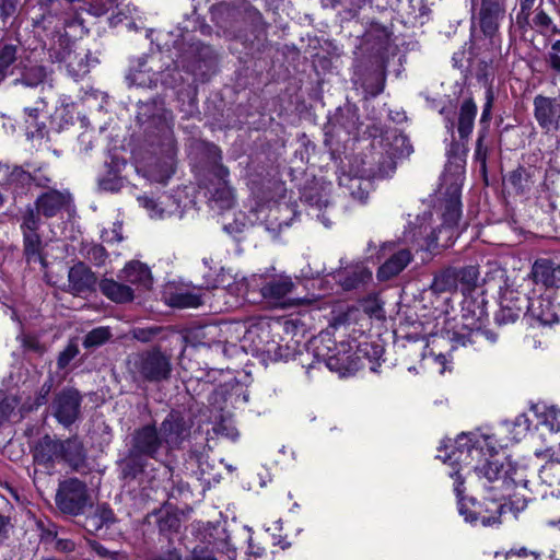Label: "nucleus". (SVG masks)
<instances>
[{
	"label": "nucleus",
	"mask_w": 560,
	"mask_h": 560,
	"mask_svg": "<svg viewBox=\"0 0 560 560\" xmlns=\"http://www.w3.org/2000/svg\"><path fill=\"white\" fill-rule=\"evenodd\" d=\"M232 330L230 324L210 323L194 326L186 332L185 340L192 347H212L228 342V335Z\"/></svg>",
	"instance_id": "nucleus-11"
},
{
	"label": "nucleus",
	"mask_w": 560,
	"mask_h": 560,
	"mask_svg": "<svg viewBox=\"0 0 560 560\" xmlns=\"http://www.w3.org/2000/svg\"><path fill=\"white\" fill-rule=\"evenodd\" d=\"M119 278L137 288L149 289L152 284L151 271L140 261H130L121 270Z\"/></svg>",
	"instance_id": "nucleus-28"
},
{
	"label": "nucleus",
	"mask_w": 560,
	"mask_h": 560,
	"mask_svg": "<svg viewBox=\"0 0 560 560\" xmlns=\"http://www.w3.org/2000/svg\"><path fill=\"white\" fill-rule=\"evenodd\" d=\"M534 116L546 132L557 131L560 127V103L556 98L537 95L534 98Z\"/></svg>",
	"instance_id": "nucleus-16"
},
{
	"label": "nucleus",
	"mask_w": 560,
	"mask_h": 560,
	"mask_svg": "<svg viewBox=\"0 0 560 560\" xmlns=\"http://www.w3.org/2000/svg\"><path fill=\"white\" fill-rule=\"evenodd\" d=\"M18 407V400L14 397H5L0 401V425L9 420Z\"/></svg>",
	"instance_id": "nucleus-63"
},
{
	"label": "nucleus",
	"mask_w": 560,
	"mask_h": 560,
	"mask_svg": "<svg viewBox=\"0 0 560 560\" xmlns=\"http://www.w3.org/2000/svg\"><path fill=\"white\" fill-rule=\"evenodd\" d=\"M84 257L95 266H102L107 259L106 249L100 244H86L82 248Z\"/></svg>",
	"instance_id": "nucleus-50"
},
{
	"label": "nucleus",
	"mask_w": 560,
	"mask_h": 560,
	"mask_svg": "<svg viewBox=\"0 0 560 560\" xmlns=\"http://www.w3.org/2000/svg\"><path fill=\"white\" fill-rule=\"evenodd\" d=\"M19 46L4 44L0 46V82L12 73L11 69L18 60Z\"/></svg>",
	"instance_id": "nucleus-41"
},
{
	"label": "nucleus",
	"mask_w": 560,
	"mask_h": 560,
	"mask_svg": "<svg viewBox=\"0 0 560 560\" xmlns=\"http://www.w3.org/2000/svg\"><path fill=\"white\" fill-rule=\"evenodd\" d=\"M23 243H24V255L26 260L30 261H39L43 262L44 259L40 256L42 250V240L38 233H30L23 234Z\"/></svg>",
	"instance_id": "nucleus-44"
},
{
	"label": "nucleus",
	"mask_w": 560,
	"mask_h": 560,
	"mask_svg": "<svg viewBox=\"0 0 560 560\" xmlns=\"http://www.w3.org/2000/svg\"><path fill=\"white\" fill-rule=\"evenodd\" d=\"M500 499H509L511 510L515 512L523 511L527 503L532 500V491H523L520 489L501 490Z\"/></svg>",
	"instance_id": "nucleus-45"
},
{
	"label": "nucleus",
	"mask_w": 560,
	"mask_h": 560,
	"mask_svg": "<svg viewBox=\"0 0 560 560\" xmlns=\"http://www.w3.org/2000/svg\"><path fill=\"white\" fill-rule=\"evenodd\" d=\"M457 285H462V291H470L477 283L479 270L476 266H466L463 268H453Z\"/></svg>",
	"instance_id": "nucleus-42"
},
{
	"label": "nucleus",
	"mask_w": 560,
	"mask_h": 560,
	"mask_svg": "<svg viewBox=\"0 0 560 560\" xmlns=\"http://www.w3.org/2000/svg\"><path fill=\"white\" fill-rule=\"evenodd\" d=\"M163 447L165 444L160 430L152 424L143 425L132 434L130 448L147 458L158 459Z\"/></svg>",
	"instance_id": "nucleus-14"
},
{
	"label": "nucleus",
	"mask_w": 560,
	"mask_h": 560,
	"mask_svg": "<svg viewBox=\"0 0 560 560\" xmlns=\"http://www.w3.org/2000/svg\"><path fill=\"white\" fill-rule=\"evenodd\" d=\"M477 115V105L472 98L465 100L458 112L457 132L462 141H467L472 132L475 118Z\"/></svg>",
	"instance_id": "nucleus-31"
},
{
	"label": "nucleus",
	"mask_w": 560,
	"mask_h": 560,
	"mask_svg": "<svg viewBox=\"0 0 560 560\" xmlns=\"http://www.w3.org/2000/svg\"><path fill=\"white\" fill-rule=\"evenodd\" d=\"M61 460L74 469L81 467L86 458L83 443L78 436L61 440Z\"/></svg>",
	"instance_id": "nucleus-30"
},
{
	"label": "nucleus",
	"mask_w": 560,
	"mask_h": 560,
	"mask_svg": "<svg viewBox=\"0 0 560 560\" xmlns=\"http://www.w3.org/2000/svg\"><path fill=\"white\" fill-rule=\"evenodd\" d=\"M296 285L288 275H265L260 284L261 296L275 306H288Z\"/></svg>",
	"instance_id": "nucleus-8"
},
{
	"label": "nucleus",
	"mask_w": 560,
	"mask_h": 560,
	"mask_svg": "<svg viewBox=\"0 0 560 560\" xmlns=\"http://www.w3.org/2000/svg\"><path fill=\"white\" fill-rule=\"evenodd\" d=\"M147 457L129 450L128 455L120 462V471L124 478H136L144 471Z\"/></svg>",
	"instance_id": "nucleus-37"
},
{
	"label": "nucleus",
	"mask_w": 560,
	"mask_h": 560,
	"mask_svg": "<svg viewBox=\"0 0 560 560\" xmlns=\"http://www.w3.org/2000/svg\"><path fill=\"white\" fill-rule=\"evenodd\" d=\"M535 172L533 167L518 166L504 177V183L515 194L527 195L535 184Z\"/></svg>",
	"instance_id": "nucleus-27"
},
{
	"label": "nucleus",
	"mask_w": 560,
	"mask_h": 560,
	"mask_svg": "<svg viewBox=\"0 0 560 560\" xmlns=\"http://www.w3.org/2000/svg\"><path fill=\"white\" fill-rule=\"evenodd\" d=\"M130 85L153 89L159 85L174 89L182 82V74L174 63L162 62V55L155 54L135 60L126 77Z\"/></svg>",
	"instance_id": "nucleus-3"
},
{
	"label": "nucleus",
	"mask_w": 560,
	"mask_h": 560,
	"mask_svg": "<svg viewBox=\"0 0 560 560\" xmlns=\"http://www.w3.org/2000/svg\"><path fill=\"white\" fill-rule=\"evenodd\" d=\"M119 3L117 0H93L90 3V12L95 16H101L110 10L118 9Z\"/></svg>",
	"instance_id": "nucleus-57"
},
{
	"label": "nucleus",
	"mask_w": 560,
	"mask_h": 560,
	"mask_svg": "<svg viewBox=\"0 0 560 560\" xmlns=\"http://www.w3.org/2000/svg\"><path fill=\"white\" fill-rule=\"evenodd\" d=\"M39 188H49L52 184V176L46 165L34 168L31 172V184Z\"/></svg>",
	"instance_id": "nucleus-54"
},
{
	"label": "nucleus",
	"mask_w": 560,
	"mask_h": 560,
	"mask_svg": "<svg viewBox=\"0 0 560 560\" xmlns=\"http://www.w3.org/2000/svg\"><path fill=\"white\" fill-rule=\"evenodd\" d=\"M61 440L46 434L32 448L34 463L51 469L57 462H61Z\"/></svg>",
	"instance_id": "nucleus-18"
},
{
	"label": "nucleus",
	"mask_w": 560,
	"mask_h": 560,
	"mask_svg": "<svg viewBox=\"0 0 560 560\" xmlns=\"http://www.w3.org/2000/svg\"><path fill=\"white\" fill-rule=\"evenodd\" d=\"M21 343L24 350L43 353L45 351L44 345L39 341L38 337L34 335H22Z\"/></svg>",
	"instance_id": "nucleus-62"
},
{
	"label": "nucleus",
	"mask_w": 560,
	"mask_h": 560,
	"mask_svg": "<svg viewBox=\"0 0 560 560\" xmlns=\"http://www.w3.org/2000/svg\"><path fill=\"white\" fill-rule=\"evenodd\" d=\"M39 213L36 208H27L21 223L23 234L37 233L39 228Z\"/></svg>",
	"instance_id": "nucleus-53"
},
{
	"label": "nucleus",
	"mask_w": 560,
	"mask_h": 560,
	"mask_svg": "<svg viewBox=\"0 0 560 560\" xmlns=\"http://www.w3.org/2000/svg\"><path fill=\"white\" fill-rule=\"evenodd\" d=\"M548 63L555 71L560 73V39L551 45V50L548 54Z\"/></svg>",
	"instance_id": "nucleus-64"
},
{
	"label": "nucleus",
	"mask_w": 560,
	"mask_h": 560,
	"mask_svg": "<svg viewBox=\"0 0 560 560\" xmlns=\"http://www.w3.org/2000/svg\"><path fill=\"white\" fill-rule=\"evenodd\" d=\"M476 476L479 479H485L483 483L487 487V483H493L490 489L493 490H502V469L503 465L500 464L497 459H486L485 463L480 465H471Z\"/></svg>",
	"instance_id": "nucleus-29"
},
{
	"label": "nucleus",
	"mask_w": 560,
	"mask_h": 560,
	"mask_svg": "<svg viewBox=\"0 0 560 560\" xmlns=\"http://www.w3.org/2000/svg\"><path fill=\"white\" fill-rule=\"evenodd\" d=\"M68 282L71 293L74 295H82L93 290L96 283V278L83 262H79L70 268L68 272Z\"/></svg>",
	"instance_id": "nucleus-24"
},
{
	"label": "nucleus",
	"mask_w": 560,
	"mask_h": 560,
	"mask_svg": "<svg viewBox=\"0 0 560 560\" xmlns=\"http://www.w3.org/2000/svg\"><path fill=\"white\" fill-rule=\"evenodd\" d=\"M82 396L75 388H63L51 402L52 416L65 428H69L80 417Z\"/></svg>",
	"instance_id": "nucleus-9"
},
{
	"label": "nucleus",
	"mask_w": 560,
	"mask_h": 560,
	"mask_svg": "<svg viewBox=\"0 0 560 560\" xmlns=\"http://www.w3.org/2000/svg\"><path fill=\"white\" fill-rule=\"evenodd\" d=\"M147 457L129 450L128 455L120 462V471L124 478H136L144 471Z\"/></svg>",
	"instance_id": "nucleus-38"
},
{
	"label": "nucleus",
	"mask_w": 560,
	"mask_h": 560,
	"mask_svg": "<svg viewBox=\"0 0 560 560\" xmlns=\"http://www.w3.org/2000/svg\"><path fill=\"white\" fill-rule=\"evenodd\" d=\"M395 243H385L382 250H388L389 257L380 266L377 270V279L381 281L389 280L398 276L412 260L411 250L408 248H395Z\"/></svg>",
	"instance_id": "nucleus-15"
},
{
	"label": "nucleus",
	"mask_w": 560,
	"mask_h": 560,
	"mask_svg": "<svg viewBox=\"0 0 560 560\" xmlns=\"http://www.w3.org/2000/svg\"><path fill=\"white\" fill-rule=\"evenodd\" d=\"M346 180L349 183V189L351 190V196L359 200L361 203H364L369 197V191L366 188L362 187V180L360 178H351L346 177Z\"/></svg>",
	"instance_id": "nucleus-58"
},
{
	"label": "nucleus",
	"mask_w": 560,
	"mask_h": 560,
	"mask_svg": "<svg viewBox=\"0 0 560 560\" xmlns=\"http://www.w3.org/2000/svg\"><path fill=\"white\" fill-rule=\"evenodd\" d=\"M520 10L516 14V24L522 30L529 27V18L533 13L536 0H518Z\"/></svg>",
	"instance_id": "nucleus-52"
},
{
	"label": "nucleus",
	"mask_w": 560,
	"mask_h": 560,
	"mask_svg": "<svg viewBox=\"0 0 560 560\" xmlns=\"http://www.w3.org/2000/svg\"><path fill=\"white\" fill-rule=\"evenodd\" d=\"M79 348L75 343H69L58 355L57 365L60 370L66 369L69 363L78 355Z\"/></svg>",
	"instance_id": "nucleus-59"
},
{
	"label": "nucleus",
	"mask_w": 560,
	"mask_h": 560,
	"mask_svg": "<svg viewBox=\"0 0 560 560\" xmlns=\"http://www.w3.org/2000/svg\"><path fill=\"white\" fill-rule=\"evenodd\" d=\"M499 500L500 498L492 499L488 502H485V504L476 503L472 501L474 509L469 510L460 498L459 513L465 517L466 522L471 524L480 522V524L485 527L498 525L501 523L500 517L503 509V504Z\"/></svg>",
	"instance_id": "nucleus-12"
},
{
	"label": "nucleus",
	"mask_w": 560,
	"mask_h": 560,
	"mask_svg": "<svg viewBox=\"0 0 560 560\" xmlns=\"http://www.w3.org/2000/svg\"><path fill=\"white\" fill-rule=\"evenodd\" d=\"M101 292L115 303L131 302L135 298L133 290L121 282L113 279H103L100 284Z\"/></svg>",
	"instance_id": "nucleus-33"
},
{
	"label": "nucleus",
	"mask_w": 560,
	"mask_h": 560,
	"mask_svg": "<svg viewBox=\"0 0 560 560\" xmlns=\"http://www.w3.org/2000/svg\"><path fill=\"white\" fill-rule=\"evenodd\" d=\"M530 422L526 415H518L514 421H505L503 428L511 432L513 441H520L529 430Z\"/></svg>",
	"instance_id": "nucleus-48"
},
{
	"label": "nucleus",
	"mask_w": 560,
	"mask_h": 560,
	"mask_svg": "<svg viewBox=\"0 0 560 560\" xmlns=\"http://www.w3.org/2000/svg\"><path fill=\"white\" fill-rule=\"evenodd\" d=\"M482 444H488L486 438L462 433L457 436L448 459L460 466H471L475 460L479 462L485 456Z\"/></svg>",
	"instance_id": "nucleus-13"
},
{
	"label": "nucleus",
	"mask_w": 560,
	"mask_h": 560,
	"mask_svg": "<svg viewBox=\"0 0 560 560\" xmlns=\"http://www.w3.org/2000/svg\"><path fill=\"white\" fill-rule=\"evenodd\" d=\"M167 305L175 308H195L203 304L205 294L199 290H178L165 296Z\"/></svg>",
	"instance_id": "nucleus-32"
},
{
	"label": "nucleus",
	"mask_w": 560,
	"mask_h": 560,
	"mask_svg": "<svg viewBox=\"0 0 560 560\" xmlns=\"http://www.w3.org/2000/svg\"><path fill=\"white\" fill-rule=\"evenodd\" d=\"M488 312L483 300L465 299L462 306V326L467 332H453L450 337L452 350L468 345L480 343L482 340L495 342L497 335L485 328Z\"/></svg>",
	"instance_id": "nucleus-4"
},
{
	"label": "nucleus",
	"mask_w": 560,
	"mask_h": 560,
	"mask_svg": "<svg viewBox=\"0 0 560 560\" xmlns=\"http://www.w3.org/2000/svg\"><path fill=\"white\" fill-rule=\"evenodd\" d=\"M192 422L179 411H171L160 425V434L163 438L167 451L179 448L182 443L190 435Z\"/></svg>",
	"instance_id": "nucleus-10"
},
{
	"label": "nucleus",
	"mask_w": 560,
	"mask_h": 560,
	"mask_svg": "<svg viewBox=\"0 0 560 560\" xmlns=\"http://www.w3.org/2000/svg\"><path fill=\"white\" fill-rule=\"evenodd\" d=\"M530 281L522 279L521 282L516 280L506 279L504 285L500 288L499 301L503 299L511 300L509 306L520 307L521 313L528 312L530 299L528 296V289Z\"/></svg>",
	"instance_id": "nucleus-22"
},
{
	"label": "nucleus",
	"mask_w": 560,
	"mask_h": 560,
	"mask_svg": "<svg viewBox=\"0 0 560 560\" xmlns=\"http://www.w3.org/2000/svg\"><path fill=\"white\" fill-rule=\"evenodd\" d=\"M66 55H54L58 63H65L68 73L79 79L90 72L91 54L88 49H83L74 45L72 50H67Z\"/></svg>",
	"instance_id": "nucleus-20"
},
{
	"label": "nucleus",
	"mask_w": 560,
	"mask_h": 560,
	"mask_svg": "<svg viewBox=\"0 0 560 560\" xmlns=\"http://www.w3.org/2000/svg\"><path fill=\"white\" fill-rule=\"evenodd\" d=\"M532 278L535 283L545 287H558L560 283V264L548 258L537 259L532 267Z\"/></svg>",
	"instance_id": "nucleus-26"
},
{
	"label": "nucleus",
	"mask_w": 560,
	"mask_h": 560,
	"mask_svg": "<svg viewBox=\"0 0 560 560\" xmlns=\"http://www.w3.org/2000/svg\"><path fill=\"white\" fill-rule=\"evenodd\" d=\"M279 323L267 318H259L249 324L243 338L242 347L253 355H260L265 361H288L293 357L294 350L280 337Z\"/></svg>",
	"instance_id": "nucleus-2"
},
{
	"label": "nucleus",
	"mask_w": 560,
	"mask_h": 560,
	"mask_svg": "<svg viewBox=\"0 0 560 560\" xmlns=\"http://www.w3.org/2000/svg\"><path fill=\"white\" fill-rule=\"evenodd\" d=\"M209 158L212 159L213 165L211 174L217 182H210L207 187L209 194V201L212 207L221 210L230 209L235 202L234 190L229 184L230 172L226 166L221 163V150L217 145H211L208 149Z\"/></svg>",
	"instance_id": "nucleus-6"
},
{
	"label": "nucleus",
	"mask_w": 560,
	"mask_h": 560,
	"mask_svg": "<svg viewBox=\"0 0 560 560\" xmlns=\"http://www.w3.org/2000/svg\"><path fill=\"white\" fill-rule=\"evenodd\" d=\"M70 201L71 195L68 190L49 189L37 197L35 208L44 217L52 218L68 206Z\"/></svg>",
	"instance_id": "nucleus-23"
},
{
	"label": "nucleus",
	"mask_w": 560,
	"mask_h": 560,
	"mask_svg": "<svg viewBox=\"0 0 560 560\" xmlns=\"http://www.w3.org/2000/svg\"><path fill=\"white\" fill-rule=\"evenodd\" d=\"M86 544L89 545L91 550L101 559H104V560H116L117 559V556H118L117 552L108 550L105 546H103L98 541L93 540V539H86Z\"/></svg>",
	"instance_id": "nucleus-61"
},
{
	"label": "nucleus",
	"mask_w": 560,
	"mask_h": 560,
	"mask_svg": "<svg viewBox=\"0 0 560 560\" xmlns=\"http://www.w3.org/2000/svg\"><path fill=\"white\" fill-rule=\"evenodd\" d=\"M115 522L113 510L106 505H98L93 515L86 517V528L90 532H97L104 525H108Z\"/></svg>",
	"instance_id": "nucleus-40"
},
{
	"label": "nucleus",
	"mask_w": 560,
	"mask_h": 560,
	"mask_svg": "<svg viewBox=\"0 0 560 560\" xmlns=\"http://www.w3.org/2000/svg\"><path fill=\"white\" fill-rule=\"evenodd\" d=\"M317 362H323L330 371L343 373L347 370L349 355H337L329 345H325V337L316 338L312 342Z\"/></svg>",
	"instance_id": "nucleus-25"
},
{
	"label": "nucleus",
	"mask_w": 560,
	"mask_h": 560,
	"mask_svg": "<svg viewBox=\"0 0 560 560\" xmlns=\"http://www.w3.org/2000/svg\"><path fill=\"white\" fill-rule=\"evenodd\" d=\"M511 300L503 299L499 301V310L495 313V322L499 325H508L515 323L523 313L520 312V307H511L509 304Z\"/></svg>",
	"instance_id": "nucleus-46"
},
{
	"label": "nucleus",
	"mask_w": 560,
	"mask_h": 560,
	"mask_svg": "<svg viewBox=\"0 0 560 560\" xmlns=\"http://www.w3.org/2000/svg\"><path fill=\"white\" fill-rule=\"evenodd\" d=\"M305 201L310 205L313 210L320 211L323 208H328L329 200L326 194L318 190H310L304 195Z\"/></svg>",
	"instance_id": "nucleus-56"
},
{
	"label": "nucleus",
	"mask_w": 560,
	"mask_h": 560,
	"mask_svg": "<svg viewBox=\"0 0 560 560\" xmlns=\"http://www.w3.org/2000/svg\"><path fill=\"white\" fill-rule=\"evenodd\" d=\"M112 337V332L108 327H97L88 332L83 340V347L95 348L105 343Z\"/></svg>",
	"instance_id": "nucleus-49"
},
{
	"label": "nucleus",
	"mask_w": 560,
	"mask_h": 560,
	"mask_svg": "<svg viewBox=\"0 0 560 560\" xmlns=\"http://www.w3.org/2000/svg\"><path fill=\"white\" fill-rule=\"evenodd\" d=\"M173 116L170 112H163L160 117L159 137L161 152L165 156V176L170 177L174 172V159L177 152L176 141L173 132Z\"/></svg>",
	"instance_id": "nucleus-17"
},
{
	"label": "nucleus",
	"mask_w": 560,
	"mask_h": 560,
	"mask_svg": "<svg viewBox=\"0 0 560 560\" xmlns=\"http://www.w3.org/2000/svg\"><path fill=\"white\" fill-rule=\"evenodd\" d=\"M0 183L13 189H24L31 184V172L21 166L0 165Z\"/></svg>",
	"instance_id": "nucleus-34"
},
{
	"label": "nucleus",
	"mask_w": 560,
	"mask_h": 560,
	"mask_svg": "<svg viewBox=\"0 0 560 560\" xmlns=\"http://www.w3.org/2000/svg\"><path fill=\"white\" fill-rule=\"evenodd\" d=\"M46 68L40 65L27 67L22 72L21 81L26 86H37L46 79Z\"/></svg>",
	"instance_id": "nucleus-47"
},
{
	"label": "nucleus",
	"mask_w": 560,
	"mask_h": 560,
	"mask_svg": "<svg viewBox=\"0 0 560 560\" xmlns=\"http://www.w3.org/2000/svg\"><path fill=\"white\" fill-rule=\"evenodd\" d=\"M448 198L445 200L442 212V223L439 228H432L430 221L432 214H424L419 226L411 233V242L416 244L417 249L433 250L440 243L442 247H447L457 237V225L462 215L460 185L455 182L448 189Z\"/></svg>",
	"instance_id": "nucleus-1"
},
{
	"label": "nucleus",
	"mask_w": 560,
	"mask_h": 560,
	"mask_svg": "<svg viewBox=\"0 0 560 560\" xmlns=\"http://www.w3.org/2000/svg\"><path fill=\"white\" fill-rule=\"evenodd\" d=\"M59 510L70 515H79L89 505L86 486L77 478H70L59 485L56 493Z\"/></svg>",
	"instance_id": "nucleus-7"
},
{
	"label": "nucleus",
	"mask_w": 560,
	"mask_h": 560,
	"mask_svg": "<svg viewBox=\"0 0 560 560\" xmlns=\"http://www.w3.org/2000/svg\"><path fill=\"white\" fill-rule=\"evenodd\" d=\"M458 288L453 268L442 271L436 275L431 283V290L434 293L452 292Z\"/></svg>",
	"instance_id": "nucleus-43"
},
{
	"label": "nucleus",
	"mask_w": 560,
	"mask_h": 560,
	"mask_svg": "<svg viewBox=\"0 0 560 560\" xmlns=\"http://www.w3.org/2000/svg\"><path fill=\"white\" fill-rule=\"evenodd\" d=\"M493 102H494V94H493L492 88L489 86L486 90V102L482 106V113H481V117H480V125H482L485 128L488 127L489 121L491 119V110H492Z\"/></svg>",
	"instance_id": "nucleus-60"
},
{
	"label": "nucleus",
	"mask_w": 560,
	"mask_h": 560,
	"mask_svg": "<svg viewBox=\"0 0 560 560\" xmlns=\"http://www.w3.org/2000/svg\"><path fill=\"white\" fill-rule=\"evenodd\" d=\"M532 22L533 23L529 22L528 28H535L540 34H544L546 32L552 33V27H555L552 19L542 9H536Z\"/></svg>",
	"instance_id": "nucleus-51"
},
{
	"label": "nucleus",
	"mask_w": 560,
	"mask_h": 560,
	"mask_svg": "<svg viewBox=\"0 0 560 560\" xmlns=\"http://www.w3.org/2000/svg\"><path fill=\"white\" fill-rule=\"evenodd\" d=\"M504 14L505 8L503 0H482L479 13L482 33L488 37L494 36Z\"/></svg>",
	"instance_id": "nucleus-21"
},
{
	"label": "nucleus",
	"mask_w": 560,
	"mask_h": 560,
	"mask_svg": "<svg viewBox=\"0 0 560 560\" xmlns=\"http://www.w3.org/2000/svg\"><path fill=\"white\" fill-rule=\"evenodd\" d=\"M556 300L550 294L530 300L528 313L544 326L557 324L560 320V303H556Z\"/></svg>",
	"instance_id": "nucleus-19"
},
{
	"label": "nucleus",
	"mask_w": 560,
	"mask_h": 560,
	"mask_svg": "<svg viewBox=\"0 0 560 560\" xmlns=\"http://www.w3.org/2000/svg\"><path fill=\"white\" fill-rule=\"evenodd\" d=\"M46 108V104L43 100H39L35 103L33 107L24 108V122L27 130L32 137H34L35 132H42L45 128V122L39 121V115Z\"/></svg>",
	"instance_id": "nucleus-39"
},
{
	"label": "nucleus",
	"mask_w": 560,
	"mask_h": 560,
	"mask_svg": "<svg viewBox=\"0 0 560 560\" xmlns=\"http://www.w3.org/2000/svg\"><path fill=\"white\" fill-rule=\"evenodd\" d=\"M372 279V272L363 265L346 269L339 275L340 284L345 290H353Z\"/></svg>",
	"instance_id": "nucleus-35"
},
{
	"label": "nucleus",
	"mask_w": 560,
	"mask_h": 560,
	"mask_svg": "<svg viewBox=\"0 0 560 560\" xmlns=\"http://www.w3.org/2000/svg\"><path fill=\"white\" fill-rule=\"evenodd\" d=\"M127 366L135 381L148 383L170 380L173 370L171 355L159 348L130 354Z\"/></svg>",
	"instance_id": "nucleus-5"
},
{
	"label": "nucleus",
	"mask_w": 560,
	"mask_h": 560,
	"mask_svg": "<svg viewBox=\"0 0 560 560\" xmlns=\"http://www.w3.org/2000/svg\"><path fill=\"white\" fill-rule=\"evenodd\" d=\"M19 0H0V30L4 28L9 19L16 13Z\"/></svg>",
	"instance_id": "nucleus-55"
},
{
	"label": "nucleus",
	"mask_w": 560,
	"mask_h": 560,
	"mask_svg": "<svg viewBox=\"0 0 560 560\" xmlns=\"http://www.w3.org/2000/svg\"><path fill=\"white\" fill-rule=\"evenodd\" d=\"M530 480L528 479L524 467H513L504 471L502 479V490L520 489L523 491H532L528 488Z\"/></svg>",
	"instance_id": "nucleus-36"
}]
</instances>
